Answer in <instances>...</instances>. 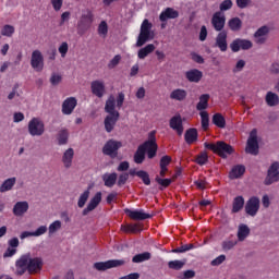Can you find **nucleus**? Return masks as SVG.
<instances>
[{
  "label": "nucleus",
  "mask_w": 279,
  "mask_h": 279,
  "mask_svg": "<svg viewBox=\"0 0 279 279\" xmlns=\"http://www.w3.org/2000/svg\"><path fill=\"white\" fill-rule=\"evenodd\" d=\"M43 257H34L32 253H25L15 262V276L27 274H38L43 270Z\"/></svg>",
  "instance_id": "1"
},
{
  "label": "nucleus",
  "mask_w": 279,
  "mask_h": 279,
  "mask_svg": "<svg viewBox=\"0 0 279 279\" xmlns=\"http://www.w3.org/2000/svg\"><path fill=\"white\" fill-rule=\"evenodd\" d=\"M156 151H158V144H156V131L149 133V140L137 147L134 154L133 160L135 165H143L145 162V154L148 158H156Z\"/></svg>",
  "instance_id": "2"
},
{
  "label": "nucleus",
  "mask_w": 279,
  "mask_h": 279,
  "mask_svg": "<svg viewBox=\"0 0 279 279\" xmlns=\"http://www.w3.org/2000/svg\"><path fill=\"white\" fill-rule=\"evenodd\" d=\"M205 148L210 149V151H214V154H218L220 158H228V156H232L234 154V148L232 145L223 142L218 141L216 144L205 143Z\"/></svg>",
  "instance_id": "3"
},
{
  "label": "nucleus",
  "mask_w": 279,
  "mask_h": 279,
  "mask_svg": "<svg viewBox=\"0 0 279 279\" xmlns=\"http://www.w3.org/2000/svg\"><path fill=\"white\" fill-rule=\"evenodd\" d=\"M151 23H149V20H144L140 34L137 36V41L135 44L136 47H143L146 43H149V40H154V32L151 31Z\"/></svg>",
  "instance_id": "4"
},
{
  "label": "nucleus",
  "mask_w": 279,
  "mask_h": 279,
  "mask_svg": "<svg viewBox=\"0 0 279 279\" xmlns=\"http://www.w3.org/2000/svg\"><path fill=\"white\" fill-rule=\"evenodd\" d=\"M93 21H95V15L93 11L86 10L82 15L77 23V35L84 36L86 32H88L89 27L93 25Z\"/></svg>",
  "instance_id": "5"
},
{
  "label": "nucleus",
  "mask_w": 279,
  "mask_h": 279,
  "mask_svg": "<svg viewBox=\"0 0 279 279\" xmlns=\"http://www.w3.org/2000/svg\"><path fill=\"white\" fill-rule=\"evenodd\" d=\"M278 181H279V162L275 161L269 166L267 170L264 184L265 186H271V184H276V182Z\"/></svg>",
  "instance_id": "6"
},
{
  "label": "nucleus",
  "mask_w": 279,
  "mask_h": 279,
  "mask_svg": "<svg viewBox=\"0 0 279 279\" xmlns=\"http://www.w3.org/2000/svg\"><path fill=\"white\" fill-rule=\"evenodd\" d=\"M123 147V144L119 141L109 140L102 147V154L105 156H110L111 158H117L119 156V149Z\"/></svg>",
  "instance_id": "7"
},
{
  "label": "nucleus",
  "mask_w": 279,
  "mask_h": 279,
  "mask_svg": "<svg viewBox=\"0 0 279 279\" xmlns=\"http://www.w3.org/2000/svg\"><path fill=\"white\" fill-rule=\"evenodd\" d=\"M245 151L252 156H258V132L256 129H253L250 133Z\"/></svg>",
  "instance_id": "8"
},
{
  "label": "nucleus",
  "mask_w": 279,
  "mask_h": 279,
  "mask_svg": "<svg viewBox=\"0 0 279 279\" xmlns=\"http://www.w3.org/2000/svg\"><path fill=\"white\" fill-rule=\"evenodd\" d=\"M125 259H109L107 262H98L94 264L97 271H107V269H114L117 267H123L125 265Z\"/></svg>",
  "instance_id": "9"
},
{
  "label": "nucleus",
  "mask_w": 279,
  "mask_h": 279,
  "mask_svg": "<svg viewBox=\"0 0 279 279\" xmlns=\"http://www.w3.org/2000/svg\"><path fill=\"white\" fill-rule=\"evenodd\" d=\"M28 134L31 136H43L45 134V122L39 118H33L28 122Z\"/></svg>",
  "instance_id": "10"
},
{
  "label": "nucleus",
  "mask_w": 279,
  "mask_h": 279,
  "mask_svg": "<svg viewBox=\"0 0 279 279\" xmlns=\"http://www.w3.org/2000/svg\"><path fill=\"white\" fill-rule=\"evenodd\" d=\"M254 47V44L250 39L236 38L230 44V49L233 53H239V51H250Z\"/></svg>",
  "instance_id": "11"
},
{
  "label": "nucleus",
  "mask_w": 279,
  "mask_h": 279,
  "mask_svg": "<svg viewBox=\"0 0 279 279\" xmlns=\"http://www.w3.org/2000/svg\"><path fill=\"white\" fill-rule=\"evenodd\" d=\"M31 66L37 73H40L45 69V57L40 50H34L31 56Z\"/></svg>",
  "instance_id": "12"
},
{
  "label": "nucleus",
  "mask_w": 279,
  "mask_h": 279,
  "mask_svg": "<svg viewBox=\"0 0 279 279\" xmlns=\"http://www.w3.org/2000/svg\"><path fill=\"white\" fill-rule=\"evenodd\" d=\"M269 32H271L269 26H267V25L260 26L253 34L255 45H265V43H267V40L269 38Z\"/></svg>",
  "instance_id": "13"
},
{
  "label": "nucleus",
  "mask_w": 279,
  "mask_h": 279,
  "mask_svg": "<svg viewBox=\"0 0 279 279\" xmlns=\"http://www.w3.org/2000/svg\"><path fill=\"white\" fill-rule=\"evenodd\" d=\"M260 210V199L256 196H252L245 204V213L250 217H256Z\"/></svg>",
  "instance_id": "14"
},
{
  "label": "nucleus",
  "mask_w": 279,
  "mask_h": 279,
  "mask_svg": "<svg viewBox=\"0 0 279 279\" xmlns=\"http://www.w3.org/2000/svg\"><path fill=\"white\" fill-rule=\"evenodd\" d=\"M211 25L215 32H223V27H226V14H223L221 11L214 13L211 17Z\"/></svg>",
  "instance_id": "15"
},
{
  "label": "nucleus",
  "mask_w": 279,
  "mask_h": 279,
  "mask_svg": "<svg viewBox=\"0 0 279 279\" xmlns=\"http://www.w3.org/2000/svg\"><path fill=\"white\" fill-rule=\"evenodd\" d=\"M90 90L95 95V97H98V99H101L104 95H106V84L104 81H93L90 83Z\"/></svg>",
  "instance_id": "16"
},
{
  "label": "nucleus",
  "mask_w": 279,
  "mask_h": 279,
  "mask_svg": "<svg viewBox=\"0 0 279 279\" xmlns=\"http://www.w3.org/2000/svg\"><path fill=\"white\" fill-rule=\"evenodd\" d=\"M99 204H101V192H97L94 195V197H92L87 207L85 209H83V211H82L83 217H86V215H88V213H93V210H95V208H97L99 206Z\"/></svg>",
  "instance_id": "17"
},
{
  "label": "nucleus",
  "mask_w": 279,
  "mask_h": 279,
  "mask_svg": "<svg viewBox=\"0 0 279 279\" xmlns=\"http://www.w3.org/2000/svg\"><path fill=\"white\" fill-rule=\"evenodd\" d=\"M170 128L171 130H174V132H177L179 136H182V134H184V124L182 122V116H173L170 119Z\"/></svg>",
  "instance_id": "18"
},
{
  "label": "nucleus",
  "mask_w": 279,
  "mask_h": 279,
  "mask_svg": "<svg viewBox=\"0 0 279 279\" xmlns=\"http://www.w3.org/2000/svg\"><path fill=\"white\" fill-rule=\"evenodd\" d=\"M215 47H218L220 51H228V32L222 31L216 36Z\"/></svg>",
  "instance_id": "19"
},
{
  "label": "nucleus",
  "mask_w": 279,
  "mask_h": 279,
  "mask_svg": "<svg viewBox=\"0 0 279 279\" xmlns=\"http://www.w3.org/2000/svg\"><path fill=\"white\" fill-rule=\"evenodd\" d=\"M126 215L131 219H134L135 221H145V219H151V215L145 213V210H132V209H125Z\"/></svg>",
  "instance_id": "20"
},
{
  "label": "nucleus",
  "mask_w": 279,
  "mask_h": 279,
  "mask_svg": "<svg viewBox=\"0 0 279 279\" xmlns=\"http://www.w3.org/2000/svg\"><path fill=\"white\" fill-rule=\"evenodd\" d=\"M202 77H204V73L197 69H192L185 72V78L193 84H199Z\"/></svg>",
  "instance_id": "21"
},
{
  "label": "nucleus",
  "mask_w": 279,
  "mask_h": 279,
  "mask_svg": "<svg viewBox=\"0 0 279 279\" xmlns=\"http://www.w3.org/2000/svg\"><path fill=\"white\" fill-rule=\"evenodd\" d=\"M76 106H77V99H75V97L66 98L62 104V113L73 114V111L75 110Z\"/></svg>",
  "instance_id": "22"
},
{
  "label": "nucleus",
  "mask_w": 279,
  "mask_h": 279,
  "mask_svg": "<svg viewBox=\"0 0 279 279\" xmlns=\"http://www.w3.org/2000/svg\"><path fill=\"white\" fill-rule=\"evenodd\" d=\"M120 113H109L105 118V130L106 132L110 133L114 130V125H117V121H119Z\"/></svg>",
  "instance_id": "23"
},
{
  "label": "nucleus",
  "mask_w": 279,
  "mask_h": 279,
  "mask_svg": "<svg viewBox=\"0 0 279 279\" xmlns=\"http://www.w3.org/2000/svg\"><path fill=\"white\" fill-rule=\"evenodd\" d=\"M75 156V150L73 148H68L62 156V162L65 169H71L73 166V158Z\"/></svg>",
  "instance_id": "24"
},
{
  "label": "nucleus",
  "mask_w": 279,
  "mask_h": 279,
  "mask_svg": "<svg viewBox=\"0 0 279 279\" xmlns=\"http://www.w3.org/2000/svg\"><path fill=\"white\" fill-rule=\"evenodd\" d=\"M27 210H29V203L25 201L17 202L13 207V215H15V217H23V215L27 213Z\"/></svg>",
  "instance_id": "25"
},
{
  "label": "nucleus",
  "mask_w": 279,
  "mask_h": 279,
  "mask_svg": "<svg viewBox=\"0 0 279 279\" xmlns=\"http://www.w3.org/2000/svg\"><path fill=\"white\" fill-rule=\"evenodd\" d=\"M178 16H180V12L175 11L173 8H167L160 13L159 20L161 23H165L166 21H169V19H178Z\"/></svg>",
  "instance_id": "26"
},
{
  "label": "nucleus",
  "mask_w": 279,
  "mask_h": 279,
  "mask_svg": "<svg viewBox=\"0 0 279 279\" xmlns=\"http://www.w3.org/2000/svg\"><path fill=\"white\" fill-rule=\"evenodd\" d=\"M102 182L105 184V186H107V189H112V186H114V184H117V180L119 178V174H117V172L113 173H105L102 174Z\"/></svg>",
  "instance_id": "27"
},
{
  "label": "nucleus",
  "mask_w": 279,
  "mask_h": 279,
  "mask_svg": "<svg viewBox=\"0 0 279 279\" xmlns=\"http://www.w3.org/2000/svg\"><path fill=\"white\" fill-rule=\"evenodd\" d=\"M114 108H117V99L111 95L106 100L105 112H107V114L119 113V111H117Z\"/></svg>",
  "instance_id": "28"
},
{
  "label": "nucleus",
  "mask_w": 279,
  "mask_h": 279,
  "mask_svg": "<svg viewBox=\"0 0 279 279\" xmlns=\"http://www.w3.org/2000/svg\"><path fill=\"white\" fill-rule=\"evenodd\" d=\"M265 101L267 106H269L270 108H274L279 105V96L274 92H267Z\"/></svg>",
  "instance_id": "29"
},
{
  "label": "nucleus",
  "mask_w": 279,
  "mask_h": 279,
  "mask_svg": "<svg viewBox=\"0 0 279 279\" xmlns=\"http://www.w3.org/2000/svg\"><path fill=\"white\" fill-rule=\"evenodd\" d=\"M155 50H156V46H154V44H148L146 47L141 48L138 50L137 58H140V60H145V58H147L149 53H154Z\"/></svg>",
  "instance_id": "30"
},
{
  "label": "nucleus",
  "mask_w": 279,
  "mask_h": 279,
  "mask_svg": "<svg viewBox=\"0 0 279 279\" xmlns=\"http://www.w3.org/2000/svg\"><path fill=\"white\" fill-rule=\"evenodd\" d=\"M14 184H16L15 177L4 180L0 185V193H8V191H12V189H14Z\"/></svg>",
  "instance_id": "31"
},
{
  "label": "nucleus",
  "mask_w": 279,
  "mask_h": 279,
  "mask_svg": "<svg viewBox=\"0 0 279 279\" xmlns=\"http://www.w3.org/2000/svg\"><path fill=\"white\" fill-rule=\"evenodd\" d=\"M243 173H245V166L238 165L232 168V170L229 173V178L231 180H236V179L241 178V175H243Z\"/></svg>",
  "instance_id": "32"
},
{
  "label": "nucleus",
  "mask_w": 279,
  "mask_h": 279,
  "mask_svg": "<svg viewBox=\"0 0 279 279\" xmlns=\"http://www.w3.org/2000/svg\"><path fill=\"white\" fill-rule=\"evenodd\" d=\"M245 206V198H243V196H236L233 199L232 203V213H241V210H243V207Z\"/></svg>",
  "instance_id": "33"
},
{
  "label": "nucleus",
  "mask_w": 279,
  "mask_h": 279,
  "mask_svg": "<svg viewBox=\"0 0 279 279\" xmlns=\"http://www.w3.org/2000/svg\"><path fill=\"white\" fill-rule=\"evenodd\" d=\"M228 27L231 32H241V27H243V21L239 17H232L228 21Z\"/></svg>",
  "instance_id": "34"
},
{
  "label": "nucleus",
  "mask_w": 279,
  "mask_h": 279,
  "mask_svg": "<svg viewBox=\"0 0 279 279\" xmlns=\"http://www.w3.org/2000/svg\"><path fill=\"white\" fill-rule=\"evenodd\" d=\"M197 129H189L185 132L184 138L185 142L187 143V145H193V143H195V141H197Z\"/></svg>",
  "instance_id": "35"
},
{
  "label": "nucleus",
  "mask_w": 279,
  "mask_h": 279,
  "mask_svg": "<svg viewBox=\"0 0 279 279\" xmlns=\"http://www.w3.org/2000/svg\"><path fill=\"white\" fill-rule=\"evenodd\" d=\"M186 90L178 88L171 92L170 99H174L175 101H184V99H186Z\"/></svg>",
  "instance_id": "36"
},
{
  "label": "nucleus",
  "mask_w": 279,
  "mask_h": 279,
  "mask_svg": "<svg viewBox=\"0 0 279 279\" xmlns=\"http://www.w3.org/2000/svg\"><path fill=\"white\" fill-rule=\"evenodd\" d=\"M58 145H68L69 143V130L62 129L57 134Z\"/></svg>",
  "instance_id": "37"
},
{
  "label": "nucleus",
  "mask_w": 279,
  "mask_h": 279,
  "mask_svg": "<svg viewBox=\"0 0 279 279\" xmlns=\"http://www.w3.org/2000/svg\"><path fill=\"white\" fill-rule=\"evenodd\" d=\"M208 99H210L209 94L201 95L199 101L196 105V109L199 110L201 112H204V110H206V108H208Z\"/></svg>",
  "instance_id": "38"
},
{
  "label": "nucleus",
  "mask_w": 279,
  "mask_h": 279,
  "mask_svg": "<svg viewBox=\"0 0 279 279\" xmlns=\"http://www.w3.org/2000/svg\"><path fill=\"white\" fill-rule=\"evenodd\" d=\"M246 236H250V227H247V225H240L238 229V240L245 241Z\"/></svg>",
  "instance_id": "39"
},
{
  "label": "nucleus",
  "mask_w": 279,
  "mask_h": 279,
  "mask_svg": "<svg viewBox=\"0 0 279 279\" xmlns=\"http://www.w3.org/2000/svg\"><path fill=\"white\" fill-rule=\"evenodd\" d=\"M213 123L217 128L223 130V128H226V118H223L221 113H216L213 116Z\"/></svg>",
  "instance_id": "40"
},
{
  "label": "nucleus",
  "mask_w": 279,
  "mask_h": 279,
  "mask_svg": "<svg viewBox=\"0 0 279 279\" xmlns=\"http://www.w3.org/2000/svg\"><path fill=\"white\" fill-rule=\"evenodd\" d=\"M150 258H151V253L144 252L133 256L132 263H145V260H149Z\"/></svg>",
  "instance_id": "41"
},
{
  "label": "nucleus",
  "mask_w": 279,
  "mask_h": 279,
  "mask_svg": "<svg viewBox=\"0 0 279 279\" xmlns=\"http://www.w3.org/2000/svg\"><path fill=\"white\" fill-rule=\"evenodd\" d=\"M62 228V221L56 220L48 227V236H53Z\"/></svg>",
  "instance_id": "42"
},
{
  "label": "nucleus",
  "mask_w": 279,
  "mask_h": 279,
  "mask_svg": "<svg viewBox=\"0 0 279 279\" xmlns=\"http://www.w3.org/2000/svg\"><path fill=\"white\" fill-rule=\"evenodd\" d=\"M186 265V260H170L168 263L169 269H173L174 271H180V269H183V267Z\"/></svg>",
  "instance_id": "43"
},
{
  "label": "nucleus",
  "mask_w": 279,
  "mask_h": 279,
  "mask_svg": "<svg viewBox=\"0 0 279 279\" xmlns=\"http://www.w3.org/2000/svg\"><path fill=\"white\" fill-rule=\"evenodd\" d=\"M88 197H90V190H86L84 193L80 195L78 202H77L78 208H84V206H86V203L88 202Z\"/></svg>",
  "instance_id": "44"
},
{
  "label": "nucleus",
  "mask_w": 279,
  "mask_h": 279,
  "mask_svg": "<svg viewBox=\"0 0 279 279\" xmlns=\"http://www.w3.org/2000/svg\"><path fill=\"white\" fill-rule=\"evenodd\" d=\"M201 123L203 130H208V125L210 124V118L208 116V112L201 111Z\"/></svg>",
  "instance_id": "45"
},
{
  "label": "nucleus",
  "mask_w": 279,
  "mask_h": 279,
  "mask_svg": "<svg viewBox=\"0 0 279 279\" xmlns=\"http://www.w3.org/2000/svg\"><path fill=\"white\" fill-rule=\"evenodd\" d=\"M137 178H140L146 186H149L151 184V180L149 179V173L145 170L137 171Z\"/></svg>",
  "instance_id": "46"
},
{
  "label": "nucleus",
  "mask_w": 279,
  "mask_h": 279,
  "mask_svg": "<svg viewBox=\"0 0 279 279\" xmlns=\"http://www.w3.org/2000/svg\"><path fill=\"white\" fill-rule=\"evenodd\" d=\"M194 248H195L194 244H184L180 247H177V248L172 250V252L174 254H184V252H189V251L194 250Z\"/></svg>",
  "instance_id": "47"
},
{
  "label": "nucleus",
  "mask_w": 279,
  "mask_h": 279,
  "mask_svg": "<svg viewBox=\"0 0 279 279\" xmlns=\"http://www.w3.org/2000/svg\"><path fill=\"white\" fill-rule=\"evenodd\" d=\"M98 34L99 36H102V38L108 36V23H106V21L100 22L98 25Z\"/></svg>",
  "instance_id": "48"
},
{
  "label": "nucleus",
  "mask_w": 279,
  "mask_h": 279,
  "mask_svg": "<svg viewBox=\"0 0 279 279\" xmlns=\"http://www.w3.org/2000/svg\"><path fill=\"white\" fill-rule=\"evenodd\" d=\"M236 240H226L222 242V250L223 252H230L235 245H236Z\"/></svg>",
  "instance_id": "49"
},
{
  "label": "nucleus",
  "mask_w": 279,
  "mask_h": 279,
  "mask_svg": "<svg viewBox=\"0 0 279 279\" xmlns=\"http://www.w3.org/2000/svg\"><path fill=\"white\" fill-rule=\"evenodd\" d=\"M177 278L178 279H193V278H195V270H185L183 272H179Z\"/></svg>",
  "instance_id": "50"
},
{
  "label": "nucleus",
  "mask_w": 279,
  "mask_h": 279,
  "mask_svg": "<svg viewBox=\"0 0 279 279\" xmlns=\"http://www.w3.org/2000/svg\"><path fill=\"white\" fill-rule=\"evenodd\" d=\"M14 34V26L12 25H4L3 28L1 29V35L7 36L8 38L12 37Z\"/></svg>",
  "instance_id": "51"
},
{
  "label": "nucleus",
  "mask_w": 279,
  "mask_h": 279,
  "mask_svg": "<svg viewBox=\"0 0 279 279\" xmlns=\"http://www.w3.org/2000/svg\"><path fill=\"white\" fill-rule=\"evenodd\" d=\"M128 180H130V173H128V172L121 173L118 177L117 185L118 186H124V184L128 182Z\"/></svg>",
  "instance_id": "52"
},
{
  "label": "nucleus",
  "mask_w": 279,
  "mask_h": 279,
  "mask_svg": "<svg viewBox=\"0 0 279 279\" xmlns=\"http://www.w3.org/2000/svg\"><path fill=\"white\" fill-rule=\"evenodd\" d=\"M232 0H225L220 3V12H228V10H232Z\"/></svg>",
  "instance_id": "53"
},
{
  "label": "nucleus",
  "mask_w": 279,
  "mask_h": 279,
  "mask_svg": "<svg viewBox=\"0 0 279 279\" xmlns=\"http://www.w3.org/2000/svg\"><path fill=\"white\" fill-rule=\"evenodd\" d=\"M245 69V60L240 59L236 63L235 66L232 69V73H241Z\"/></svg>",
  "instance_id": "54"
},
{
  "label": "nucleus",
  "mask_w": 279,
  "mask_h": 279,
  "mask_svg": "<svg viewBox=\"0 0 279 279\" xmlns=\"http://www.w3.org/2000/svg\"><path fill=\"white\" fill-rule=\"evenodd\" d=\"M122 230L124 232H133L134 234H136V232H141V229H138V225L122 226Z\"/></svg>",
  "instance_id": "55"
},
{
  "label": "nucleus",
  "mask_w": 279,
  "mask_h": 279,
  "mask_svg": "<svg viewBox=\"0 0 279 279\" xmlns=\"http://www.w3.org/2000/svg\"><path fill=\"white\" fill-rule=\"evenodd\" d=\"M50 3L52 5L54 12H60L62 10L64 0H50Z\"/></svg>",
  "instance_id": "56"
},
{
  "label": "nucleus",
  "mask_w": 279,
  "mask_h": 279,
  "mask_svg": "<svg viewBox=\"0 0 279 279\" xmlns=\"http://www.w3.org/2000/svg\"><path fill=\"white\" fill-rule=\"evenodd\" d=\"M59 53H61V58H66V53H69V44L66 41L60 45Z\"/></svg>",
  "instance_id": "57"
},
{
  "label": "nucleus",
  "mask_w": 279,
  "mask_h": 279,
  "mask_svg": "<svg viewBox=\"0 0 279 279\" xmlns=\"http://www.w3.org/2000/svg\"><path fill=\"white\" fill-rule=\"evenodd\" d=\"M206 162H208V155L206 153H202L196 157L197 165L204 166Z\"/></svg>",
  "instance_id": "58"
},
{
  "label": "nucleus",
  "mask_w": 279,
  "mask_h": 279,
  "mask_svg": "<svg viewBox=\"0 0 279 279\" xmlns=\"http://www.w3.org/2000/svg\"><path fill=\"white\" fill-rule=\"evenodd\" d=\"M60 82H62V76L60 74H51L50 76V84L52 86H58V84H60Z\"/></svg>",
  "instance_id": "59"
},
{
  "label": "nucleus",
  "mask_w": 279,
  "mask_h": 279,
  "mask_svg": "<svg viewBox=\"0 0 279 279\" xmlns=\"http://www.w3.org/2000/svg\"><path fill=\"white\" fill-rule=\"evenodd\" d=\"M47 226H40L35 231H33V236H43V234H47Z\"/></svg>",
  "instance_id": "60"
},
{
  "label": "nucleus",
  "mask_w": 279,
  "mask_h": 279,
  "mask_svg": "<svg viewBox=\"0 0 279 279\" xmlns=\"http://www.w3.org/2000/svg\"><path fill=\"white\" fill-rule=\"evenodd\" d=\"M235 3L240 10H245V8L252 5V0H236Z\"/></svg>",
  "instance_id": "61"
},
{
  "label": "nucleus",
  "mask_w": 279,
  "mask_h": 279,
  "mask_svg": "<svg viewBox=\"0 0 279 279\" xmlns=\"http://www.w3.org/2000/svg\"><path fill=\"white\" fill-rule=\"evenodd\" d=\"M156 182L160 184V186H163V189H167L171 184V179H161L160 177H156Z\"/></svg>",
  "instance_id": "62"
},
{
  "label": "nucleus",
  "mask_w": 279,
  "mask_h": 279,
  "mask_svg": "<svg viewBox=\"0 0 279 279\" xmlns=\"http://www.w3.org/2000/svg\"><path fill=\"white\" fill-rule=\"evenodd\" d=\"M225 262H226V255H220L216 257L214 260H211V266L219 267V265H221Z\"/></svg>",
  "instance_id": "63"
},
{
  "label": "nucleus",
  "mask_w": 279,
  "mask_h": 279,
  "mask_svg": "<svg viewBox=\"0 0 279 279\" xmlns=\"http://www.w3.org/2000/svg\"><path fill=\"white\" fill-rule=\"evenodd\" d=\"M121 62V57L119 54L114 56V58L109 62L108 69H114Z\"/></svg>",
  "instance_id": "64"
}]
</instances>
